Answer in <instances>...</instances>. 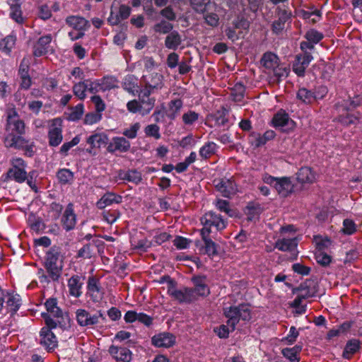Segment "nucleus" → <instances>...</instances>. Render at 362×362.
Here are the masks:
<instances>
[{"instance_id": "48", "label": "nucleus", "mask_w": 362, "mask_h": 362, "mask_svg": "<svg viewBox=\"0 0 362 362\" xmlns=\"http://www.w3.org/2000/svg\"><path fill=\"white\" fill-rule=\"evenodd\" d=\"M199 118V114L192 111L188 110L182 115V119L185 125L192 126L194 124Z\"/></svg>"}, {"instance_id": "16", "label": "nucleus", "mask_w": 362, "mask_h": 362, "mask_svg": "<svg viewBox=\"0 0 362 362\" xmlns=\"http://www.w3.org/2000/svg\"><path fill=\"white\" fill-rule=\"evenodd\" d=\"M194 284V288L196 298L197 296L205 297L209 295L210 290L207 284V279L205 276H195L192 279Z\"/></svg>"}, {"instance_id": "35", "label": "nucleus", "mask_w": 362, "mask_h": 362, "mask_svg": "<svg viewBox=\"0 0 362 362\" xmlns=\"http://www.w3.org/2000/svg\"><path fill=\"white\" fill-rule=\"evenodd\" d=\"M107 140L108 137L105 133H95L87 139V143L92 148H99L106 144Z\"/></svg>"}, {"instance_id": "8", "label": "nucleus", "mask_w": 362, "mask_h": 362, "mask_svg": "<svg viewBox=\"0 0 362 362\" xmlns=\"http://www.w3.org/2000/svg\"><path fill=\"white\" fill-rule=\"evenodd\" d=\"M264 183L273 186L277 192L283 197L287 196L293 190V185L289 177H274L267 174L262 177Z\"/></svg>"}, {"instance_id": "43", "label": "nucleus", "mask_w": 362, "mask_h": 362, "mask_svg": "<svg viewBox=\"0 0 362 362\" xmlns=\"http://www.w3.org/2000/svg\"><path fill=\"white\" fill-rule=\"evenodd\" d=\"M122 180L138 184L141 180V173L136 170H129L123 173H119Z\"/></svg>"}, {"instance_id": "9", "label": "nucleus", "mask_w": 362, "mask_h": 362, "mask_svg": "<svg viewBox=\"0 0 362 362\" xmlns=\"http://www.w3.org/2000/svg\"><path fill=\"white\" fill-rule=\"evenodd\" d=\"M11 168L8 171V176L16 182L22 183L27 179L25 170L26 163L19 157H13L10 160Z\"/></svg>"}, {"instance_id": "1", "label": "nucleus", "mask_w": 362, "mask_h": 362, "mask_svg": "<svg viewBox=\"0 0 362 362\" xmlns=\"http://www.w3.org/2000/svg\"><path fill=\"white\" fill-rule=\"evenodd\" d=\"M25 133V124L20 119L16 111L10 112L6 118L4 133L2 139L4 146L6 148L11 147H22L25 142L23 136Z\"/></svg>"}, {"instance_id": "15", "label": "nucleus", "mask_w": 362, "mask_h": 362, "mask_svg": "<svg viewBox=\"0 0 362 362\" xmlns=\"http://www.w3.org/2000/svg\"><path fill=\"white\" fill-rule=\"evenodd\" d=\"M52 40V37L50 34L40 37L33 47L34 56L41 57L52 52V49L50 45Z\"/></svg>"}, {"instance_id": "18", "label": "nucleus", "mask_w": 362, "mask_h": 362, "mask_svg": "<svg viewBox=\"0 0 362 362\" xmlns=\"http://www.w3.org/2000/svg\"><path fill=\"white\" fill-rule=\"evenodd\" d=\"M322 95H315L312 91L302 88H300L297 93V98L305 104H310L315 100L322 99L327 93V88H322Z\"/></svg>"}, {"instance_id": "27", "label": "nucleus", "mask_w": 362, "mask_h": 362, "mask_svg": "<svg viewBox=\"0 0 362 362\" xmlns=\"http://www.w3.org/2000/svg\"><path fill=\"white\" fill-rule=\"evenodd\" d=\"M109 353L117 361L129 362L132 360V351L125 347L111 346Z\"/></svg>"}, {"instance_id": "45", "label": "nucleus", "mask_w": 362, "mask_h": 362, "mask_svg": "<svg viewBox=\"0 0 362 362\" xmlns=\"http://www.w3.org/2000/svg\"><path fill=\"white\" fill-rule=\"evenodd\" d=\"M173 25L165 20L155 24L153 27L154 32L160 34H168L172 31Z\"/></svg>"}, {"instance_id": "17", "label": "nucleus", "mask_w": 362, "mask_h": 362, "mask_svg": "<svg viewBox=\"0 0 362 362\" xmlns=\"http://www.w3.org/2000/svg\"><path fill=\"white\" fill-rule=\"evenodd\" d=\"M29 67V59L24 58L20 64L18 70V74L21 79L20 87L22 89L28 90L32 85V80L28 74Z\"/></svg>"}, {"instance_id": "22", "label": "nucleus", "mask_w": 362, "mask_h": 362, "mask_svg": "<svg viewBox=\"0 0 362 362\" xmlns=\"http://www.w3.org/2000/svg\"><path fill=\"white\" fill-rule=\"evenodd\" d=\"M216 189L223 197H229L237 191V187L234 181L229 179H221L216 183Z\"/></svg>"}, {"instance_id": "38", "label": "nucleus", "mask_w": 362, "mask_h": 362, "mask_svg": "<svg viewBox=\"0 0 362 362\" xmlns=\"http://www.w3.org/2000/svg\"><path fill=\"white\" fill-rule=\"evenodd\" d=\"M290 18V13L286 11H282L279 16V18L275 21L272 24V30L275 33L281 32L284 27L285 23Z\"/></svg>"}, {"instance_id": "3", "label": "nucleus", "mask_w": 362, "mask_h": 362, "mask_svg": "<svg viewBox=\"0 0 362 362\" xmlns=\"http://www.w3.org/2000/svg\"><path fill=\"white\" fill-rule=\"evenodd\" d=\"M62 259L63 255L58 247H52L47 252L45 268L48 275L45 274L43 269H40L37 274L41 282L48 283L51 280H58L62 266H59L57 263L59 260L62 262Z\"/></svg>"}, {"instance_id": "58", "label": "nucleus", "mask_w": 362, "mask_h": 362, "mask_svg": "<svg viewBox=\"0 0 362 362\" xmlns=\"http://www.w3.org/2000/svg\"><path fill=\"white\" fill-rule=\"evenodd\" d=\"M305 37L307 40L312 42L313 44H317L323 38V34L312 29L306 33Z\"/></svg>"}, {"instance_id": "34", "label": "nucleus", "mask_w": 362, "mask_h": 362, "mask_svg": "<svg viewBox=\"0 0 362 362\" xmlns=\"http://www.w3.org/2000/svg\"><path fill=\"white\" fill-rule=\"evenodd\" d=\"M181 43L182 37L177 30L170 32L165 40V46L170 49H177Z\"/></svg>"}, {"instance_id": "31", "label": "nucleus", "mask_w": 362, "mask_h": 362, "mask_svg": "<svg viewBox=\"0 0 362 362\" xmlns=\"http://www.w3.org/2000/svg\"><path fill=\"white\" fill-rule=\"evenodd\" d=\"M83 281L81 276L74 275L68 280V288L69 294L75 298H78L81 296Z\"/></svg>"}, {"instance_id": "56", "label": "nucleus", "mask_w": 362, "mask_h": 362, "mask_svg": "<svg viewBox=\"0 0 362 362\" xmlns=\"http://www.w3.org/2000/svg\"><path fill=\"white\" fill-rule=\"evenodd\" d=\"M121 214L119 211H105L103 213V219L110 224L115 223L120 216Z\"/></svg>"}, {"instance_id": "4", "label": "nucleus", "mask_w": 362, "mask_h": 362, "mask_svg": "<svg viewBox=\"0 0 362 362\" xmlns=\"http://www.w3.org/2000/svg\"><path fill=\"white\" fill-rule=\"evenodd\" d=\"M280 235L276 241L274 247L282 252L295 251L298 240L296 236V228L293 225H288L280 228Z\"/></svg>"}, {"instance_id": "46", "label": "nucleus", "mask_w": 362, "mask_h": 362, "mask_svg": "<svg viewBox=\"0 0 362 362\" xmlns=\"http://www.w3.org/2000/svg\"><path fill=\"white\" fill-rule=\"evenodd\" d=\"M16 43V37L8 35L0 42V49L6 54H9Z\"/></svg>"}, {"instance_id": "19", "label": "nucleus", "mask_w": 362, "mask_h": 362, "mask_svg": "<svg viewBox=\"0 0 362 362\" xmlns=\"http://www.w3.org/2000/svg\"><path fill=\"white\" fill-rule=\"evenodd\" d=\"M330 243L331 241L328 238L321 240L320 242L316 241L318 251L315 254V259L318 264L324 267L329 264L331 262V257L329 255L323 252L322 250L325 247H327L330 245Z\"/></svg>"}, {"instance_id": "47", "label": "nucleus", "mask_w": 362, "mask_h": 362, "mask_svg": "<svg viewBox=\"0 0 362 362\" xmlns=\"http://www.w3.org/2000/svg\"><path fill=\"white\" fill-rule=\"evenodd\" d=\"M11 4V11L10 16L18 23H23V18L22 16V11L21 9V6L18 3H10Z\"/></svg>"}, {"instance_id": "13", "label": "nucleus", "mask_w": 362, "mask_h": 362, "mask_svg": "<svg viewBox=\"0 0 362 362\" xmlns=\"http://www.w3.org/2000/svg\"><path fill=\"white\" fill-rule=\"evenodd\" d=\"M313 59L312 54L308 52L296 55L293 64V71L298 76H303L306 68Z\"/></svg>"}, {"instance_id": "6", "label": "nucleus", "mask_w": 362, "mask_h": 362, "mask_svg": "<svg viewBox=\"0 0 362 362\" xmlns=\"http://www.w3.org/2000/svg\"><path fill=\"white\" fill-rule=\"evenodd\" d=\"M203 228L201 230L202 236L209 235L214 230H223L226 227V221L215 212L206 213L201 219Z\"/></svg>"}, {"instance_id": "10", "label": "nucleus", "mask_w": 362, "mask_h": 362, "mask_svg": "<svg viewBox=\"0 0 362 362\" xmlns=\"http://www.w3.org/2000/svg\"><path fill=\"white\" fill-rule=\"evenodd\" d=\"M49 127L47 137L50 146H58L63 140L62 121L60 118H54L51 120Z\"/></svg>"}, {"instance_id": "21", "label": "nucleus", "mask_w": 362, "mask_h": 362, "mask_svg": "<svg viewBox=\"0 0 362 362\" xmlns=\"http://www.w3.org/2000/svg\"><path fill=\"white\" fill-rule=\"evenodd\" d=\"M63 228L69 231L72 230L76 223V216L74 214L73 204H69L63 214L62 218Z\"/></svg>"}, {"instance_id": "62", "label": "nucleus", "mask_w": 362, "mask_h": 362, "mask_svg": "<svg viewBox=\"0 0 362 362\" xmlns=\"http://www.w3.org/2000/svg\"><path fill=\"white\" fill-rule=\"evenodd\" d=\"M299 336V332L295 327L290 328L288 335L282 339L283 341L286 342L288 344H293Z\"/></svg>"}, {"instance_id": "60", "label": "nucleus", "mask_w": 362, "mask_h": 362, "mask_svg": "<svg viewBox=\"0 0 362 362\" xmlns=\"http://www.w3.org/2000/svg\"><path fill=\"white\" fill-rule=\"evenodd\" d=\"M216 208L221 212H224L230 216H233V211L230 208L229 202L226 200L218 199L215 204Z\"/></svg>"}, {"instance_id": "39", "label": "nucleus", "mask_w": 362, "mask_h": 362, "mask_svg": "<svg viewBox=\"0 0 362 362\" xmlns=\"http://www.w3.org/2000/svg\"><path fill=\"white\" fill-rule=\"evenodd\" d=\"M99 82L100 83H97V84L100 87V90L102 91L117 88L119 83L117 78L112 76H105L100 81H99Z\"/></svg>"}, {"instance_id": "53", "label": "nucleus", "mask_w": 362, "mask_h": 362, "mask_svg": "<svg viewBox=\"0 0 362 362\" xmlns=\"http://www.w3.org/2000/svg\"><path fill=\"white\" fill-rule=\"evenodd\" d=\"M202 239L204 242V247L205 252L209 255H214L216 254V245L214 242H213L210 238H209V235L202 236Z\"/></svg>"}, {"instance_id": "2", "label": "nucleus", "mask_w": 362, "mask_h": 362, "mask_svg": "<svg viewBox=\"0 0 362 362\" xmlns=\"http://www.w3.org/2000/svg\"><path fill=\"white\" fill-rule=\"evenodd\" d=\"M225 316L228 318L227 325H222L214 328V332L220 338H227L233 332L239 320L248 321L251 318V312L247 305L230 306L224 309Z\"/></svg>"}, {"instance_id": "52", "label": "nucleus", "mask_w": 362, "mask_h": 362, "mask_svg": "<svg viewBox=\"0 0 362 362\" xmlns=\"http://www.w3.org/2000/svg\"><path fill=\"white\" fill-rule=\"evenodd\" d=\"M70 113H69V119L71 120H78L79 119L84 112V107L83 103H79L75 107H72L70 108Z\"/></svg>"}, {"instance_id": "20", "label": "nucleus", "mask_w": 362, "mask_h": 362, "mask_svg": "<svg viewBox=\"0 0 362 362\" xmlns=\"http://www.w3.org/2000/svg\"><path fill=\"white\" fill-rule=\"evenodd\" d=\"M273 123L275 127H280L284 130H288L294 127V122L290 119L288 115L284 111L278 112L273 118Z\"/></svg>"}, {"instance_id": "36", "label": "nucleus", "mask_w": 362, "mask_h": 362, "mask_svg": "<svg viewBox=\"0 0 362 362\" xmlns=\"http://www.w3.org/2000/svg\"><path fill=\"white\" fill-rule=\"evenodd\" d=\"M262 62L267 69L272 71L279 65V58L274 53L267 52L263 55Z\"/></svg>"}, {"instance_id": "51", "label": "nucleus", "mask_w": 362, "mask_h": 362, "mask_svg": "<svg viewBox=\"0 0 362 362\" xmlns=\"http://www.w3.org/2000/svg\"><path fill=\"white\" fill-rule=\"evenodd\" d=\"M86 91L87 86H86L85 81L78 82L73 86L74 95L80 100H83L86 97Z\"/></svg>"}, {"instance_id": "14", "label": "nucleus", "mask_w": 362, "mask_h": 362, "mask_svg": "<svg viewBox=\"0 0 362 362\" xmlns=\"http://www.w3.org/2000/svg\"><path fill=\"white\" fill-rule=\"evenodd\" d=\"M131 147L130 142L123 136L112 137L108 143L107 150L110 153L120 152L126 153Z\"/></svg>"}, {"instance_id": "5", "label": "nucleus", "mask_w": 362, "mask_h": 362, "mask_svg": "<svg viewBox=\"0 0 362 362\" xmlns=\"http://www.w3.org/2000/svg\"><path fill=\"white\" fill-rule=\"evenodd\" d=\"M45 320V327H43L40 332V343L47 351L54 350L57 346V339L52 329L56 328L57 322L51 318L47 314L42 313Z\"/></svg>"}, {"instance_id": "44", "label": "nucleus", "mask_w": 362, "mask_h": 362, "mask_svg": "<svg viewBox=\"0 0 362 362\" xmlns=\"http://www.w3.org/2000/svg\"><path fill=\"white\" fill-rule=\"evenodd\" d=\"M123 88L127 92L134 94L138 91L136 78L133 76H127L123 82Z\"/></svg>"}, {"instance_id": "50", "label": "nucleus", "mask_w": 362, "mask_h": 362, "mask_svg": "<svg viewBox=\"0 0 362 362\" xmlns=\"http://www.w3.org/2000/svg\"><path fill=\"white\" fill-rule=\"evenodd\" d=\"M141 128L139 122H135L130 125L129 127L126 128L122 132V134L127 139H133L137 136V133Z\"/></svg>"}, {"instance_id": "64", "label": "nucleus", "mask_w": 362, "mask_h": 362, "mask_svg": "<svg viewBox=\"0 0 362 362\" xmlns=\"http://www.w3.org/2000/svg\"><path fill=\"white\" fill-rule=\"evenodd\" d=\"M91 101L95 105V112L101 114L105 110V104L99 95L91 97Z\"/></svg>"}, {"instance_id": "59", "label": "nucleus", "mask_w": 362, "mask_h": 362, "mask_svg": "<svg viewBox=\"0 0 362 362\" xmlns=\"http://www.w3.org/2000/svg\"><path fill=\"white\" fill-rule=\"evenodd\" d=\"M81 141L79 136H76L71 141L64 143L60 148V153L66 155L68 151L74 146H76Z\"/></svg>"}, {"instance_id": "11", "label": "nucleus", "mask_w": 362, "mask_h": 362, "mask_svg": "<svg viewBox=\"0 0 362 362\" xmlns=\"http://www.w3.org/2000/svg\"><path fill=\"white\" fill-rule=\"evenodd\" d=\"M76 320L81 327H92L99 322V318L103 317V314L98 312L91 315L88 310L80 308L75 312Z\"/></svg>"}, {"instance_id": "32", "label": "nucleus", "mask_w": 362, "mask_h": 362, "mask_svg": "<svg viewBox=\"0 0 362 362\" xmlns=\"http://www.w3.org/2000/svg\"><path fill=\"white\" fill-rule=\"evenodd\" d=\"M142 95L139 98L140 115L142 116L148 115L154 107L156 99L151 95Z\"/></svg>"}, {"instance_id": "54", "label": "nucleus", "mask_w": 362, "mask_h": 362, "mask_svg": "<svg viewBox=\"0 0 362 362\" xmlns=\"http://www.w3.org/2000/svg\"><path fill=\"white\" fill-rule=\"evenodd\" d=\"M144 132L147 136H152L156 139L160 138V127L157 124H151L147 125L144 129Z\"/></svg>"}, {"instance_id": "49", "label": "nucleus", "mask_w": 362, "mask_h": 362, "mask_svg": "<svg viewBox=\"0 0 362 362\" xmlns=\"http://www.w3.org/2000/svg\"><path fill=\"white\" fill-rule=\"evenodd\" d=\"M57 177L62 184H69L74 180V174L69 169H62L57 173Z\"/></svg>"}, {"instance_id": "42", "label": "nucleus", "mask_w": 362, "mask_h": 362, "mask_svg": "<svg viewBox=\"0 0 362 362\" xmlns=\"http://www.w3.org/2000/svg\"><path fill=\"white\" fill-rule=\"evenodd\" d=\"M216 144L214 142L206 143L200 148L199 156L204 159L210 158L212 155H214L216 153Z\"/></svg>"}, {"instance_id": "24", "label": "nucleus", "mask_w": 362, "mask_h": 362, "mask_svg": "<svg viewBox=\"0 0 362 362\" xmlns=\"http://www.w3.org/2000/svg\"><path fill=\"white\" fill-rule=\"evenodd\" d=\"M175 342V337L173 334L168 332H163L156 334L152 338V343L158 347L168 348L172 346Z\"/></svg>"}, {"instance_id": "23", "label": "nucleus", "mask_w": 362, "mask_h": 362, "mask_svg": "<svg viewBox=\"0 0 362 362\" xmlns=\"http://www.w3.org/2000/svg\"><path fill=\"white\" fill-rule=\"evenodd\" d=\"M45 305L46 307L47 313H45L47 314L51 318L55 320L57 324L61 323V319L63 317V313L62 310L57 306V301L56 298H49L46 300Z\"/></svg>"}, {"instance_id": "25", "label": "nucleus", "mask_w": 362, "mask_h": 362, "mask_svg": "<svg viewBox=\"0 0 362 362\" xmlns=\"http://www.w3.org/2000/svg\"><path fill=\"white\" fill-rule=\"evenodd\" d=\"M122 202V197L114 192H106L96 202V206L99 209H103L106 206L113 204H120Z\"/></svg>"}, {"instance_id": "61", "label": "nucleus", "mask_w": 362, "mask_h": 362, "mask_svg": "<svg viewBox=\"0 0 362 362\" xmlns=\"http://www.w3.org/2000/svg\"><path fill=\"white\" fill-rule=\"evenodd\" d=\"M102 119V114L95 112L88 113L84 119V123L86 124L91 125L100 121Z\"/></svg>"}, {"instance_id": "33", "label": "nucleus", "mask_w": 362, "mask_h": 362, "mask_svg": "<svg viewBox=\"0 0 362 362\" xmlns=\"http://www.w3.org/2000/svg\"><path fill=\"white\" fill-rule=\"evenodd\" d=\"M300 183H313L316 180V175L309 167L301 168L296 174Z\"/></svg>"}, {"instance_id": "12", "label": "nucleus", "mask_w": 362, "mask_h": 362, "mask_svg": "<svg viewBox=\"0 0 362 362\" xmlns=\"http://www.w3.org/2000/svg\"><path fill=\"white\" fill-rule=\"evenodd\" d=\"M168 294L180 303H190L196 300L194 291L190 288H176L175 286H170L168 289Z\"/></svg>"}, {"instance_id": "37", "label": "nucleus", "mask_w": 362, "mask_h": 362, "mask_svg": "<svg viewBox=\"0 0 362 362\" xmlns=\"http://www.w3.org/2000/svg\"><path fill=\"white\" fill-rule=\"evenodd\" d=\"M183 103L180 99L172 100L168 103V109L166 112L167 117L170 119H174L182 107Z\"/></svg>"}, {"instance_id": "57", "label": "nucleus", "mask_w": 362, "mask_h": 362, "mask_svg": "<svg viewBox=\"0 0 362 362\" xmlns=\"http://www.w3.org/2000/svg\"><path fill=\"white\" fill-rule=\"evenodd\" d=\"M132 245L135 250H138L141 252H146L151 246V243L147 239L144 238L138 241H132Z\"/></svg>"}, {"instance_id": "55", "label": "nucleus", "mask_w": 362, "mask_h": 362, "mask_svg": "<svg viewBox=\"0 0 362 362\" xmlns=\"http://www.w3.org/2000/svg\"><path fill=\"white\" fill-rule=\"evenodd\" d=\"M341 231L346 235H352L356 231V226L352 220L349 218L344 219Z\"/></svg>"}, {"instance_id": "63", "label": "nucleus", "mask_w": 362, "mask_h": 362, "mask_svg": "<svg viewBox=\"0 0 362 362\" xmlns=\"http://www.w3.org/2000/svg\"><path fill=\"white\" fill-rule=\"evenodd\" d=\"M193 8L198 13H204L210 0H190Z\"/></svg>"}, {"instance_id": "29", "label": "nucleus", "mask_w": 362, "mask_h": 362, "mask_svg": "<svg viewBox=\"0 0 362 362\" xmlns=\"http://www.w3.org/2000/svg\"><path fill=\"white\" fill-rule=\"evenodd\" d=\"M66 23L69 26L76 31L83 32L89 27L88 21L78 16H71L66 18Z\"/></svg>"}, {"instance_id": "26", "label": "nucleus", "mask_w": 362, "mask_h": 362, "mask_svg": "<svg viewBox=\"0 0 362 362\" xmlns=\"http://www.w3.org/2000/svg\"><path fill=\"white\" fill-rule=\"evenodd\" d=\"M275 135L276 134L273 130H267L262 135L253 132L250 136V142L252 145L259 147L265 144L268 141L273 139Z\"/></svg>"}, {"instance_id": "41", "label": "nucleus", "mask_w": 362, "mask_h": 362, "mask_svg": "<svg viewBox=\"0 0 362 362\" xmlns=\"http://www.w3.org/2000/svg\"><path fill=\"white\" fill-rule=\"evenodd\" d=\"M301 351L300 346H295L292 348L283 349L281 353L284 357L288 358L291 362H298L300 361L298 354Z\"/></svg>"}, {"instance_id": "28", "label": "nucleus", "mask_w": 362, "mask_h": 362, "mask_svg": "<svg viewBox=\"0 0 362 362\" xmlns=\"http://www.w3.org/2000/svg\"><path fill=\"white\" fill-rule=\"evenodd\" d=\"M87 288L88 293L93 302H99L102 299L103 293L97 279L93 276L89 277Z\"/></svg>"}, {"instance_id": "7", "label": "nucleus", "mask_w": 362, "mask_h": 362, "mask_svg": "<svg viewBox=\"0 0 362 362\" xmlns=\"http://www.w3.org/2000/svg\"><path fill=\"white\" fill-rule=\"evenodd\" d=\"M142 78L144 86L141 90V93L145 95L158 93L165 86L163 76L158 72L144 74Z\"/></svg>"}, {"instance_id": "40", "label": "nucleus", "mask_w": 362, "mask_h": 362, "mask_svg": "<svg viewBox=\"0 0 362 362\" xmlns=\"http://www.w3.org/2000/svg\"><path fill=\"white\" fill-rule=\"evenodd\" d=\"M360 348V342L358 339H353L347 341L344 351L343 356L345 358H350Z\"/></svg>"}, {"instance_id": "30", "label": "nucleus", "mask_w": 362, "mask_h": 362, "mask_svg": "<svg viewBox=\"0 0 362 362\" xmlns=\"http://www.w3.org/2000/svg\"><path fill=\"white\" fill-rule=\"evenodd\" d=\"M5 303L6 309L8 313L13 315L18 310L21 305V298L18 294L8 292Z\"/></svg>"}]
</instances>
